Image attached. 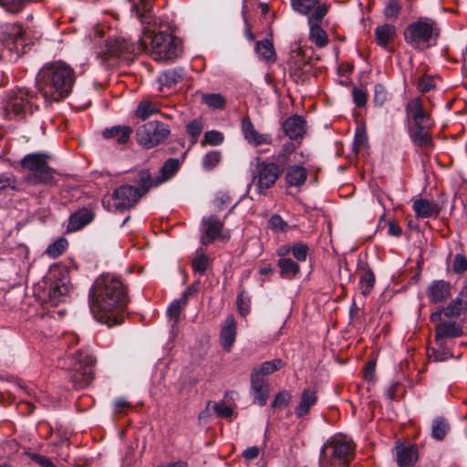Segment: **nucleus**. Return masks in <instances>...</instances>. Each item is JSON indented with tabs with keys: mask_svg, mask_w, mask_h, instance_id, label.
<instances>
[{
	"mask_svg": "<svg viewBox=\"0 0 467 467\" xmlns=\"http://www.w3.org/2000/svg\"><path fill=\"white\" fill-rule=\"evenodd\" d=\"M152 0H134L131 12L147 25L141 36V52L149 51L157 61H171L182 53V42L168 23L157 21L152 15Z\"/></svg>",
	"mask_w": 467,
	"mask_h": 467,
	"instance_id": "obj_1",
	"label": "nucleus"
},
{
	"mask_svg": "<svg viewBox=\"0 0 467 467\" xmlns=\"http://www.w3.org/2000/svg\"><path fill=\"white\" fill-rule=\"evenodd\" d=\"M129 303L127 288L110 275L96 279L89 293V307L95 318L108 325L116 324L117 314L125 310Z\"/></svg>",
	"mask_w": 467,
	"mask_h": 467,
	"instance_id": "obj_2",
	"label": "nucleus"
},
{
	"mask_svg": "<svg viewBox=\"0 0 467 467\" xmlns=\"http://www.w3.org/2000/svg\"><path fill=\"white\" fill-rule=\"evenodd\" d=\"M76 80L74 69L62 61L47 63L38 71L36 86L47 102H57L72 91Z\"/></svg>",
	"mask_w": 467,
	"mask_h": 467,
	"instance_id": "obj_3",
	"label": "nucleus"
},
{
	"mask_svg": "<svg viewBox=\"0 0 467 467\" xmlns=\"http://www.w3.org/2000/svg\"><path fill=\"white\" fill-rule=\"evenodd\" d=\"M442 316L444 314L437 310L430 317L431 321L435 324V347L430 348L428 352L430 358H432L434 361H444L452 357L448 341L463 335L462 326L455 321L442 320Z\"/></svg>",
	"mask_w": 467,
	"mask_h": 467,
	"instance_id": "obj_4",
	"label": "nucleus"
},
{
	"mask_svg": "<svg viewBox=\"0 0 467 467\" xmlns=\"http://www.w3.org/2000/svg\"><path fill=\"white\" fill-rule=\"evenodd\" d=\"M354 457L355 443L345 436H333L320 450L319 467H349Z\"/></svg>",
	"mask_w": 467,
	"mask_h": 467,
	"instance_id": "obj_5",
	"label": "nucleus"
},
{
	"mask_svg": "<svg viewBox=\"0 0 467 467\" xmlns=\"http://www.w3.org/2000/svg\"><path fill=\"white\" fill-rule=\"evenodd\" d=\"M440 35L437 23L428 17H420L410 24L404 31V39L413 48L434 46Z\"/></svg>",
	"mask_w": 467,
	"mask_h": 467,
	"instance_id": "obj_6",
	"label": "nucleus"
},
{
	"mask_svg": "<svg viewBox=\"0 0 467 467\" xmlns=\"http://www.w3.org/2000/svg\"><path fill=\"white\" fill-rule=\"evenodd\" d=\"M48 156L42 152L26 154L21 160V167L31 173L26 181L31 184L49 183L54 181V171L47 163Z\"/></svg>",
	"mask_w": 467,
	"mask_h": 467,
	"instance_id": "obj_7",
	"label": "nucleus"
},
{
	"mask_svg": "<svg viewBox=\"0 0 467 467\" xmlns=\"http://www.w3.org/2000/svg\"><path fill=\"white\" fill-rule=\"evenodd\" d=\"M141 52V37L138 43H130L122 37H109L105 46V50L99 55L101 63L107 67L117 66V59L126 55H135Z\"/></svg>",
	"mask_w": 467,
	"mask_h": 467,
	"instance_id": "obj_8",
	"label": "nucleus"
},
{
	"mask_svg": "<svg viewBox=\"0 0 467 467\" xmlns=\"http://www.w3.org/2000/svg\"><path fill=\"white\" fill-rule=\"evenodd\" d=\"M170 133L167 124L158 120L148 121L137 129L136 140L140 146L149 150L163 143Z\"/></svg>",
	"mask_w": 467,
	"mask_h": 467,
	"instance_id": "obj_9",
	"label": "nucleus"
},
{
	"mask_svg": "<svg viewBox=\"0 0 467 467\" xmlns=\"http://www.w3.org/2000/svg\"><path fill=\"white\" fill-rule=\"evenodd\" d=\"M38 95L27 88H16L10 91L7 112L16 116L32 114L38 109Z\"/></svg>",
	"mask_w": 467,
	"mask_h": 467,
	"instance_id": "obj_10",
	"label": "nucleus"
},
{
	"mask_svg": "<svg viewBox=\"0 0 467 467\" xmlns=\"http://www.w3.org/2000/svg\"><path fill=\"white\" fill-rule=\"evenodd\" d=\"M140 199L134 186L123 184L103 199V206L109 211H126L134 207Z\"/></svg>",
	"mask_w": 467,
	"mask_h": 467,
	"instance_id": "obj_11",
	"label": "nucleus"
},
{
	"mask_svg": "<svg viewBox=\"0 0 467 467\" xmlns=\"http://www.w3.org/2000/svg\"><path fill=\"white\" fill-rule=\"evenodd\" d=\"M78 356L70 368L69 378L76 389H84L93 380L96 359L88 354L78 353Z\"/></svg>",
	"mask_w": 467,
	"mask_h": 467,
	"instance_id": "obj_12",
	"label": "nucleus"
},
{
	"mask_svg": "<svg viewBox=\"0 0 467 467\" xmlns=\"http://www.w3.org/2000/svg\"><path fill=\"white\" fill-rule=\"evenodd\" d=\"M405 113L406 119L410 124L409 130L432 128L434 125L431 114L425 110L422 100L419 97L407 102Z\"/></svg>",
	"mask_w": 467,
	"mask_h": 467,
	"instance_id": "obj_13",
	"label": "nucleus"
},
{
	"mask_svg": "<svg viewBox=\"0 0 467 467\" xmlns=\"http://www.w3.org/2000/svg\"><path fill=\"white\" fill-rule=\"evenodd\" d=\"M329 7L330 5L323 3L317 5L315 12L307 17L309 39L319 48L325 47L328 44V36L322 28L321 22L328 13Z\"/></svg>",
	"mask_w": 467,
	"mask_h": 467,
	"instance_id": "obj_14",
	"label": "nucleus"
},
{
	"mask_svg": "<svg viewBox=\"0 0 467 467\" xmlns=\"http://www.w3.org/2000/svg\"><path fill=\"white\" fill-rule=\"evenodd\" d=\"M280 175V168L275 162L260 161L258 160L253 173L254 182L259 193H265L273 187Z\"/></svg>",
	"mask_w": 467,
	"mask_h": 467,
	"instance_id": "obj_15",
	"label": "nucleus"
},
{
	"mask_svg": "<svg viewBox=\"0 0 467 467\" xmlns=\"http://www.w3.org/2000/svg\"><path fill=\"white\" fill-rule=\"evenodd\" d=\"M241 130L246 142L253 147L270 145L273 142L272 135L259 132L248 116L242 119Z\"/></svg>",
	"mask_w": 467,
	"mask_h": 467,
	"instance_id": "obj_16",
	"label": "nucleus"
},
{
	"mask_svg": "<svg viewBox=\"0 0 467 467\" xmlns=\"http://www.w3.org/2000/svg\"><path fill=\"white\" fill-rule=\"evenodd\" d=\"M426 296L431 304H442L452 296V285L443 279L432 280L426 288Z\"/></svg>",
	"mask_w": 467,
	"mask_h": 467,
	"instance_id": "obj_17",
	"label": "nucleus"
},
{
	"mask_svg": "<svg viewBox=\"0 0 467 467\" xmlns=\"http://www.w3.org/2000/svg\"><path fill=\"white\" fill-rule=\"evenodd\" d=\"M439 311L444 314L448 318L458 317L467 312V284H464L460 289L457 296L452 299L445 307Z\"/></svg>",
	"mask_w": 467,
	"mask_h": 467,
	"instance_id": "obj_18",
	"label": "nucleus"
},
{
	"mask_svg": "<svg viewBox=\"0 0 467 467\" xmlns=\"http://www.w3.org/2000/svg\"><path fill=\"white\" fill-rule=\"evenodd\" d=\"M95 218V213L91 208L83 207L70 214L67 232H77L90 223Z\"/></svg>",
	"mask_w": 467,
	"mask_h": 467,
	"instance_id": "obj_19",
	"label": "nucleus"
},
{
	"mask_svg": "<svg viewBox=\"0 0 467 467\" xmlns=\"http://www.w3.org/2000/svg\"><path fill=\"white\" fill-rule=\"evenodd\" d=\"M71 289L69 278L67 275H61L60 277L56 278L49 287V301L53 305H57L65 300Z\"/></svg>",
	"mask_w": 467,
	"mask_h": 467,
	"instance_id": "obj_20",
	"label": "nucleus"
},
{
	"mask_svg": "<svg viewBox=\"0 0 467 467\" xmlns=\"http://www.w3.org/2000/svg\"><path fill=\"white\" fill-rule=\"evenodd\" d=\"M283 130L290 139H301L306 133V119L300 115H293L284 121Z\"/></svg>",
	"mask_w": 467,
	"mask_h": 467,
	"instance_id": "obj_21",
	"label": "nucleus"
},
{
	"mask_svg": "<svg viewBox=\"0 0 467 467\" xmlns=\"http://www.w3.org/2000/svg\"><path fill=\"white\" fill-rule=\"evenodd\" d=\"M237 325L233 315H228L220 332V340L223 348L229 352L235 341Z\"/></svg>",
	"mask_w": 467,
	"mask_h": 467,
	"instance_id": "obj_22",
	"label": "nucleus"
},
{
	"mask_svg": "<svg viewBox=\"0 0 467 467\" xmlns=\"http://www.w3.org/2000/svg\"><path fill=\"white\" fill-rule=\"evenodd\" d=\"M202 224L205 229L201 242L203 245H208L220 236L223 228V222L219 221L214 216H210L202 219Z\"/></svg>",
	"mask_w": 467,
	"mask_h": 467,
	"instance_id": "obj_23",
	"label": "nucleus"
},
{
	"mask_svg": "<svg viewBox=\"0 0 467 467\" xmlns=\"http://www.w3.org/2000/svg\"><path fill=\"white\" fill-rule=\"evenodd\" d=\"M184 159V156L167 159L160 169V175L156 177V185H161L172 179L181 169Z\"/></svg>",
	"mask_w": 467,
	"mask_h": 467,
	"instance_id": "obj_24",
	"label": "nucleus"
},
{
	"mask_svg": "<svg viewBox=\"0 0 467 467\" xmlns=\"http://www.w3.org/2000/svg\"><path fill=\"white\" fill-rule=\"evenodd\" d=\"M318 397L316 389H303L298 405L295 408L296 416L300 419L309 413L311 408L317 402Z\"/></svg>",
	"mask_w": 467,
	"mask_h": 467,
	"instance_id": "obj_25",
	"label": "nucleus"
},
{
	"mask_svg": "<svg viewBox=\"0 0 467 467\" xmlns=\"http://www.w3.org/2000/svg\"><path fill=\"white\" fill-rule=\"evenodd\" d=\"M134 182L135 190L141 198L149 193L151 188H156V177L153 178L149 169H141L136 172Z\"/></svg>",
	"mask_w": 467,
	"mask_h": 467,
	"instance_id": "obj_26",
	"label": "nucleus"
},
{
	"mask_svg": "<svg viewBox=\"0 0 467 467\" xmlns=\"http://www.w3.org/2000/svg\"><path fill=\"white\" fill-rule=\"evenodd\" d=\"M251 379V389L250 392L253 396L254 403L263 407L266 404L270 389L269 385L266 383L265 379H255L250 377Z\"/></svg>",
	"mask_w": 467,
	"mask_h": 467,
	"instance_id": "obj_27",
	"label": "nucleus"
},
{
	"mask_svg": "<svg viewBox=\"0 0 467 467\" xmlns=\"http://www.w3.org/2000/svg\"><path fill=\"white\" fill-rule=\"evenodd\" d=\"M418 451L414 445L396 446V461L400 467H411L417 462Z\"/></svg>",
	"mask_w": 467,
	"mask_h": 467,
	"instance_id": "obj_28",
	"label": "nucleus"
},
{
	"mask_svg": "<svg viewBox=\"0 0 467 467\" xmlns=\"http://www.w3.org/2000/svg\"><path fill=\"white\" fill-rule=\"evenodd\" d=\"M412 208L419 218L436 217L441 212V207L434 201L422 198L414 201Z\"/></svg>",
	"mask_w": 467,
	"mask_h": 467,
	"instance_id": "obj_29",
	"label": "nucleus"
},
{
	"mask_svg": "<svg viewBox=\"0 0 467 467\" xmlns=\"http://www.w3.org/2000/svg\"><path fill=\"white\" fill-rule=\"evenodd\" d=\"M132 128L126 125H116L106 128L102 131V137L106 140H113L118 144H126L132 134Z\"/></svg>",
	"mask_w": 467,
	"mask_h": 467,
	"instance_id": "obj_30",
	"label": "nucleus"
},
{
	"mask_svg": "<svg viewBox=\"0 0 467 467\" xmlns=\"http://www.w3.org/2000/svg\"><path fill=\"white\" fill-rule=\"evenodd\" d=\"M310 70V63L301 55H297L289 66L290 76L296 82H304Z\"/></svg>",
	"mask_w": 467,
	"mask_h": 467,
	"instance_id": "obj_31",
	"label": "nucleus"
},
{
	"mask_svg": "<svg viewBox=\"0 0 467 467\" xmlns=\"http://www.w3.org/2000/svg\"><path fill=\"white\" fill-rule=\"evenodd\" d=\"M408 132L414 146L423 150H431L433 149L431 128L409 130Z\"/></svg>",
	"mask_w": 467,
	"mask_h": 467,
	"instance_id": "obj_32",
	"label": "nucleus"
},
{
	"mask_svg": "<svg viewBox=\"0 0 467 467\" xmlns=\"http://www.w3.org/2000/svg\"><path fill=\"white\" fill-rule=\"evenodd\" d=\"M26 32L18 23H4L0 26V40L18 42L23 40Z\"/></svg>",
	"mask_w": 467,
	"mask_h": 467,
	"instance_id": "obj_33",
	"label": "nucleus"
},
{
	"mask_svg": "<svg viewBox=\"0 0 467 467\" xmlns=\"http://www.w3.org/2000/svg\"><path fill=\"white\" fill-rule=\"evenodd\" d=\"M359 270L360 275L358 282V289L360 290V293L364 296H367L371 293V291L374 288L376 283V276L372 269L367 263L360 265Z\"/></svg>",
	"mask_w": 467,
	"mask_h": 467,
	"instance_id": "obj_34",
	"label": "nucleus"
},
{
	"mask_svg": "<svg viewBox=\"0 0 467 467\" xmlns=\"http://www.w3.org/2000/svg\"><path fill=\"white\" fill-rule=\"evenodd\" d=\"M284 366L285 363L281 358L265 361L260 365L254 367L251 372V377L265 379V376L273 374L274 372L281 369Z\"/></svg>",
	"mask_w": 467,
	"mask_h": 467,
	"instance_id": "obj_35",
	"label": "nucleus"
},
{
	"mask_svg": "<svg viewBox=\"0 0 467 467\" xmlns=\"http://www.w3.org/2000/svg\"><path fill=\"white\" fill-rule=\"evenodd\" d=\"M192 295V288H187L182 295V296L174 300L167 309V315L171 320H172V326H175L179 320L182 311L188 305L189 296Z\"/></svg>",
	"mask_w": 467,
	"mask_h": 467,
	"instance_id": "obj_36",
	"label": "nucleus"
},
{
	"mask_svg": "<svg viewBox=\"0 0 467 467\" xmlns=\"http://www.w3.org/2000/svg\"><path fill=\"white\" fill-rule=\"evenodd\" d=\"M161 105L158 101L150 99H143L138 104L134 115L136 118L145 120L150 116L160 113Z\"/></svg>",
	"mask_w": 467,
	"mask_h": 467,
	"instance_id": "obj_37",
	"label": "nucleus"
},
{
	"mask_svg": "<svg viewBox=\"0 0 467 467\" xmlns=\"http://www.w3.org/2000/svg\"><path fill=\"white\" fill-rule=\"evenodd\" d=\"M285 179L288 186L300 187L307 179V171L301 165H292L287 168Z\"/></svg>",
	"mask_w": 467,
	"mask_h": 467,
	"instance_id": "obj_38",
	"label": "nucleus"
},
{
	"mask_svg": "<svg viewBox=\"0 0 467 467\" xmlns=\"http://www.w3.org/2000/svg\"><path fill=\"white\" fill-rule=\"evenodd\" d=\"M254 49L262 61L267 64H274L276 61V53L272 41L268 39L257 41Z\"/></svg>",
	"mask_w": 467,
	"mask_h": 467,
	"instance_id": "obj_39",
	"label": "nucleus"
},
{
	"mask_svg": "<svg viewBox=\"0 0 467 467\" xmlns=\"http://www.w3.org/2000/svg\"><path fill=\"white\" fill-rule=\"evenodd\" d=\"M396 36V27L393 25L384 24L375 29V38L379 46L387 47Z\"/></svg>",
	"mask_w": 467,
	"mask_h": 467,
	"instance_id": "obj_40",
	"label": "nucleus"
},
{
	"mask_svg": "<svg viewBox=\"0 0 467 467\" xmlns=\"http://www.w3.org/2000/svg\"><path fill=\"white\" fill-rule=\"evenodd\" d=\"M280 268V276L285 279H293L300 273V266L292 258H280L277 260Z\"/></svg>",
	"mask_w": 467,
	"mask_h": 467,
	"instance_id": "obj_41",
	"label": "nucleus"
},
{
	"mask_svg": "<svg viewBox=\"0 0 467 467\" xmlns=\"http://www.w3.org/2000/svg\"><path fill=\"white\" fill-rule=\"evenodd\" d=\"M183 79L182 68H172L162 72L159 77L161 86L172 88Z\"/></svg>",
	"mask_w": 467,
	"mask_h": 467,
	"instance_id": "obj_42",
	"label": "nucleus"
},
{
	"mask_svg": "<svg viewBox=\"0 0 467 467\" xmlns=\"http://www.w3.org/2000/svg\"><path fill=\"white\" fill-rule=\"evenodd\" d=\"M292 9L301 15L309 16L319 5L318 0H290Z\"/></svg>",
	"mask_w": 467,
	"mask_h": 467,
	"instance_id": "obj_43",
	"label": "nucleus"
},
{
	"mask_svg": "<svg viewBox=\"0 0 467 467\" xmlns=\"http://www.w3.org/2000/svg\"><path fill=\"white\" fill-rule=\"evenodd\" d=\"M67 240L64 237H59L47 247L45 254L55 259L62 255L67 251Z\"/></svg>",
	"mask_w": 467,
	"mask_h": 467,
	"instance_id": "obj_44",
	"label": "nucleus"
},
{
	"mask_svg": "<svg viewBox=\"0 0 467 467\" xmlns=\"http://www.w3.org/2000/svg\"><path fill=\"white\" fill-rule=\"evenodd\" d=\"M450 430V425L448 421L441 417L436 418L432 421L431 426V436L433 439L437 441H441L446 436L447 432Z\"/></svg>",
	"mask_w": 467,
	"mask_h": 467,
	"instance_id": "obj_45",
	"label": "nucleus"
},
{
	"mask_svg": "<svg viewBox=\"0 0 467 467\" xmlns=\"http://www.w3.org/2000/svg\"><path fill=\"white\" fill-rule=\"evenodd\" d=\"M202 102L211 109H223L226 101L220 93H204L202 95Z\"/></svg>",
	"mask_w": 467,
	"mask_h": 467,
	"instance_id": "obj_46",
	"label": "nucleus"
},
{
	"mask_svg": "<svg viewBox=\"0 0 467 467\" xmlns=\"http://www.w3.org/2000/svg\"><path fill=\"white\" fill-rule=\"evenodd\" d=\"M222 160V152L220 150L208 151L202 160V166L204 171H210L213 170Z\"/></svg>",
	"mask_w": 467,
	"mask_h": 467,
	"instance_id": "obj_47",
	"label": "nucleus"
},
{
	"mask_svg": "<svg viewBox=\"0 0 467 467\" xmlns=\"http://www.w3.org/2000/svg\"><path fill=\"white\" fill-rule=\"evenodd\" d=\"M210 265L208 255L202 253L194 257L192 261V268L195 274L203 275Z\"/></svg>",
	"mask_w": 467,
	"mask_h": 467,
	"instance_id": "obj_48",
	"label": "nucleus"
},
{
	"mask_svg": "<svg viewBox=\"0 0 467 467\" xmlns=\"http://www.w3.org/2000/svg\"><path fill=\"white\" fill-rule=\"evenodd\" d=\"M402 9L400 0H388L383 9V15L388 19H397Z\"/></svg>",
	"mask_w": 467,
	"mask_h": 467,
	"instance_id": "obj_49",
	"label": "nucleus"
},
{
	"mask_svg": "<svg viewBox=\"0 0 467 467\" xmlns=\"http://www.w3.org/2000/svg\"><path fill=\"white\" fill-rule=\"evenodd\" d=\"M291 254H293L294 258L297 262H305L306 261L308 253H309V247L306 243L303 242H297L291 245Z\"/></svg>",
	"mask_w": 467,
	"mask_h": 467,
	"instance_id": "obj_50",
	"label": "nucleus"
},
{
	"mask_svg": "<svg viewBox=\"0 0 467 467\" xmlns=\"http://www.w3.org/2000/svg\"><path fill=\"white\" fill-rule=\"evenodd\" d=\"M238 312L242 317H246L251 310V298L244 291H241L236 298Z\"/></svg>",
	"mask_w": 467,
	"mask_h": 467,
	"instance_id": "obj_51",
	"label": "nucleus"
},
{
	"mask_svg": "<svg viewBox=\"0 0 467 467\" xmlns=\"http://www.w3.org/2000/svg\"><path fill=\"white\" fill-rule=\"evenodd\" d=\"M203 130V122L202 119H195L188 123L186 127L187 133L192 137V143H196L199 136Z\"/></svg>",
	"mask_w": 467,
	"mask_h": 467,
	"instance_id": "obj_52",
	"label": "nucleus"
},
{
	"mask_svg": "<svg viewBox=\"0 0 467 467\" xmlns=\"http://www.w3.org/2000/svg\"><path fill=\"white\" fill-rule=\"evenodd\" d=\"M268 223L274 232L285 233L290 229L288 223L279 214H273Z\"/></svg>",
	"mask_w": 467,
	"mask_h": 467,
	"instance_id": "obj_53",
	"label": "nucleus"
},
{
	"mask_svg": "<svg viewBox=\"0 0 467 467\" xmlns=\"http://www.w3.org/2000/svg\"><path fill=\"white\" fill-rule=\"evenodd\" d=\"M224 140V136L221 131L209 130L206 131L202 141V145L209 144L213 146L220 145Z\"/></svg>",
	"mask_w": 467,
	"mask_h": 467,
	"instance_id": "obj_54",
	"label": "nucleus"
},
{
	"mask_svg": "<svg viewBox=\"0 0 467 467\" xmlns=\"http://www.w3.org/2000/svg\"><path fill=\"white\" fill-rule=\"evenodd\" d=\"M29 0H0V5L6 11L16 14L20 12Z\"/></svg>",
	"mask_w": 467,
	"mask_h": 467,
	"instance_id": "obj_55",
	"label": "nucleus"
},
{
	"mask_svg": "<svg viewBox=\"0 0 467 467\" xmlns=\"http://www.w3.org/2000/svg\"><path fill=\"white\" fill-rule=\"evenodd\" d=\"M388 91L382 84L374 86L373 103L377 107H381L388 99Z\"/></svg>",
	"mask_w": 467,
	"mask_h": 467,
	"instance_id": "obj_56",
	"label": "nucleus"
},
{
	"mask_svg": "<svg viewBox=\"0 0 467 467\" xmlns=\"http://www.w3.org/2000/svg\"><path fill=\"white\" fill-rule=\"evenodd\" d=\"M292 399V395L286 391L283 390L278 392L274 400L271 403L272 408H283L289 405Z\"/></svg>",
	"mask_w": 467,
	"mask_h": 467,
	"instance_id": "obj_57",
	"label": "nucleus"
},
{
	"mask_svg": "<svg viewBox=\"0 0 467 467\" xmlns=\"http://www.w3.org/2000/svg\"><path fill=\"white\" fill-rule=\"evenodd\" d=\"M452 271L455 274H462L467 271V258L462 254H457L454 255L452 262Z\"/></svg>",
	"mask_w": 467,
	"mask_h": 467,
	"instance_id": "obj_58",
	"label": "nucleus"
},
{
	"mask_svg": "<svg viewBox=\"0 0 467 467\" xmlns=\"http://www.w3.org/2000/svg\"><path fill=\"white\" fill-rule=\"evenodd\" d=\"M352 98L355 105L358 108H363L366 106L368 101V95L367 92L361 88L354 87L352 88Z\"/></svg>",
	"mask_w": 467,
	"mask_h": 467,
	"instance_id": "obj_59",
	"label": "nucleus"
},
{
	"mask_svg": "<svg viewBox=\"0 0 467 467\" xmlns=\"http://www.w3.org/2000/svg\"><path fill=\"white\" fill-rule=\"evenodd\" d=\"M213 408L219 418L230 419L234 415L233 408L226 405L224 402L214 403Z\"/></svg>",
	"mask_w": 467,
	"mask_h": 467,
	"instance_id": "obj_60",
	"label": "nucleus"
},
{
	"mask_svg": "<svg viewBox=\"0 0 467 467\" xmlns=\"http://www.w3.org/2000/svg\"><path fill=\"white\" fill-rule=\"evenodd\" d=\"M293 150L294 145L292 143L285 144L276 157V161L281 164L287 163L289 161V156Z\"/></svg>",
	"mask_w": 467,
	"mask_h": 467,
	"instance_id": "obj_61",
	"label": "nucleus"
},
{
	"mask_svg": "<svg viewBox=\"0 0 467 467\" xmlns=\"http://www.w3.org/2000/svg\"><path fill=\"white\" fill-rule=\"evenodd\" d=\"M30 458L35 462H36L37 464H39L41 467H57L53 462L52 461L47 457V456H44V455H40V454H37V453H31L30 454Z\"/></svg>",
	"mask_w": 467,
	"mask_h": 467,
	"instance_id": "obj_62",
	"label": "nucleus"
},
{
	"mask_svg": "<svg viewBox=\"0 0 467 467\" xmlns=\"http://www.w3.org/2000/svg\"><path fill=\"white\" fill-rule=\"evenodd\" d=\"M434 87L433 80L431 78L424 76L420 78L418 82V88L421 92H428Z\"/></svg>",
	"mask_w": 467,
	"mask_h": 467,
	"instance_id": "obj_63",
	"label": "nucleus"
},
{
	"mask_svg": "<svg viewBox=\"0 0 467 467\" xmlns=\"http://www.w3.org/2000/svg\"><path fill=\"white\" fill-rule=\"evenodd\" d=\"M114 407L116 412L121 413L130 409L131 405L125 398H118L114 400Z\"/></svg>",
	"mask_w": 467,
	"mask_h": 467,
	"instance_id": "obj_64",
	"label": "nucleus"
}]
</instances>
